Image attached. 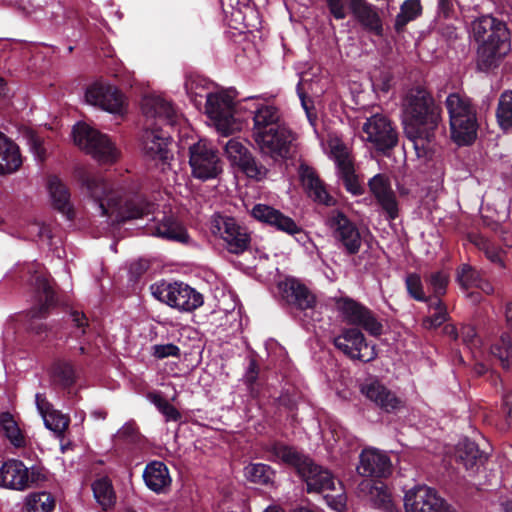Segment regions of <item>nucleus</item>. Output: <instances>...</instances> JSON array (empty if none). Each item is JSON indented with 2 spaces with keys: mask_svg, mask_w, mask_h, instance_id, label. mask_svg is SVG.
I'll list each match as a JSON object with an SVG mask.
<instances>
[{
  "mask_svg": "<svg viewBox=\"0 0 512 512\" xmlns=\"http://www.w3.org/2000/svg\"><path fill=\"white\" fill-rule=\"evenodd\" d=\"M405 133L418 157H429L434 149L435 130L441 120V108L423 87L409 89L402 100Z\"/></svg>",
  "mask_w": 512,
  "mask_h": 512,
  "instance_id": "obj_1",
  "label": "nucleus"
},
{
  "mask_svg": "<svg viewBox=\"0 0 512 512\" xmlns=\"http://www.w3.org/2000/svg\"><path fill=\"white\" fill-rule=\"evenodd\" d=\"M82 182L98 206L100 215L107 216L112 224L140 218L149 214L153 207L142 196L133 194L122 186L114 187L101 175L86 174Z\"/></svg>",
  "mask_w": 512,
  "mask_h": 512,
  "instance_id": "obj_2",
  "label": "nucleus"
},
{
  "mask_svg": "<svg viewBox=\"0 0 512 512\" xmlns=\"http://www.w3.org/2000/svg\"><path fill=\"white\" fill-rule=\"evenodd\" d=\"M445 106L449 116L451 138L458 145H469L477 137V111L472 100L465 94L450 93Z\"/></svg>",
  "mask_w": 512,
  "mask_h": 512,
  "instance_id": "obj_3",
  "label": "nucleus"
},
{
  "mask_svg": "<svg viewBox=\"0 0 512 512\" xmlns=\"http://www.w3.org/2000/svg\"><path fill=\"white\" fill-rule=\"evenodd\" d=\"M72 135L74 143L100 163L111 164L119 157V151L110 138L85 122L75 124Z\"/></svg>",
  "mask_w": 512,
  "mask_h": 512,
  "instance_id": "obj_4",
  "label": "nucleus"
},
{
  "mask_svg": "<svg viewBox=\"0 0 512 512\" xmlns=\"http://www.w3.org/2000/svg\"><path fill=\"white\" fill-rule=\"evenodd\" d=\"M199 95L206 97L205 112L218 132L229 135L239 129L234 115V100L228 91L220 90Z\"/></svg>",
  "mask_w": 512,
  "mask_h": 512,
  "instance_id": "obj_5",
  "label": "nucleus"
},
{
  "mask_svg": "<svg viewBox=\"0 0 512 512\" xmlns=\"http://www.w3.org/2000/svg\"><path fill=\"white\" fill-rule=\"evenodd\" d=\"M192 175L202 181L216 179L223 171L218 150L206 139H200L189 148Z\"/></svg>",
  "mask_w": 512,
  "mask_h": 512,
  "instance_id": "obj_6",
  "label": "nucleus"
},
{
  "mask_svg": "<svg viewBox=\"0 0 512 512\" xmlns=\"http://www.w3.org/2000/svg\"><path fill=\"white\" fill-rule=\"evenodd\" d=\"M155 298L181 311H192L203 304V296L182 282L161 283L151 286Z\"/></svg>",
  "mask_w": 512,
  "mask_h": 512,
  "instance_id": "obj_7",
  "label": "nucleus"
},
{
  "mask_svg": "<svg viewBox=\"0 0 512 512\" xmlns=\"http://www.w3.org/2000/svg\"><path fill=\"white\" fill-rule=\"evenodd\" d=\"M211 232L220 238L225 248L233 254L246 251L250 245V234L246 227L230 216L216 215L211 221Z\"/></svg>",
  "mask_w": 512,
  "mask_h": 512,
  "instance_id": "obj_8",
  "label": "nucleus"
},
{
  "mask_svg": "<svg viewBox=\"0 0 512 512\" xmlns=\"http://www.w3.org/2000/svg\"><path fill=\"white\" fill-rule=\"evenodd\" d=\"M326 225L338 247L347 255H355L360 251L362 245L360 231L343 212L332 210L327 216Z\"/></svg>",
  "mask_w": 512,
  "mask_h": 512,
  "instance_id": "obj_9",
  "label": "nucleus"
},
{
  "mask_svg": "<svg viewBox=\"0 0 512 512\" xmlns=\"http://www.w3.org/2000/svg\"><path fill=\"white\" fill-rule=\"evenodd\" d=\"M253 138L263 155L278 161L290 156L296 135L288 127L282 126L256 132Z\"/></svg>",
  "mask_w": 512,
  "mask_h": 512,
  "instance_id": "obj_10",
  "label": "nucleus"
},
{
  "mask_svg": "<svg viewBox=\"0 0 512 512\" xmlns=\"http://www.w3.org/2000/svg\"><path fill=\"white\" fill-rule=\"evenodd\" d=\"M44 479L41 467L28 468L19 460H8L0 468V486L4 488L23 491Z\"/></svg>",
  "mask_w": 512,
  "mask_h": 512,
  "instance_id": "obj_11",
  "label": "nucleus"
},
{
  "mask_svg": "<svg viewBox=\"0 0 512 512\" xmlns=\"http://www.w3.org/2000/svg\"><path fill=\"white\" fill-rule=\"evenodd\" d=\"M362 139L370 143L377 151L386 152L397 145L398 134L385 115L375 114L363 123Z\"/></svg>",
  "mask_w": 512,
  "mask_h": 512,
  "instance_id": "obj_12",
  "label": "nucleus"
},
{
  "mask_svg": "<svg viewBox=\"0 0 512 512\" xmlns=\"http://www.w3.org/2000/svg\"><path fill=\"white\" fill-rule=\"evenodd\" d=\"M403 501L405 512H455L435 489L426 485L407 490Z\"/></svg>",
  "mask_w": 512,
  "mask_h": 512,
  "instance_id": "obj_13",
  "label": "nucleus"
},
{
  "mask_svg": "<svg viewBox=\"0 0 512 512\" xmlns=\"http://www.w3.org/2000/svg\"><path fill=\"white\" fill-rule=\"evenodd\" d=\"M281 297L291 306L303 312L312 321L318 320L315 295L298 279L286 278L278 284Z\"/></svg>",
  "mask_w": 512,
  "mask_h": 512,
  "instance_id": "obj_14",
  "label": "nucleus"
},
{
  "mask_svg": "<svg viewBox=\"0 0 512 512\" xmlns=\"http://www.w3.org/2000/svg\"><path fill=\"white\" fill-rule=\"evenodd\" d=\"M85 101L112 114L122 115L125 111L124 95L104 81H95L86 88Z\"/></svg>",
  "mask_w": 512,
  "mask_h": 512,
  "instance_id": "obj_15",
  "label": "nucleus"
},
{
  "mask_svg": "<svg viewBox=\"0 0 512 512\" xmlns=\"http://www.w3.org/2000/svg\"><path fill=\"white\" fill-rule=\"evenodd\" d=\"M496 38L487 39L481 43L477 52L478 69L487 72L496 68L511 49L508 28L500 26Z\"/></svg>",
  "mask_w": 512,
  "mask_h": 512,
  "instance_id": "obj_16",
  "label": "nucleus"
},
{
  "mask_svg": "<svg viewBox=\"0 0 512 512\" xmlns=\"http://www.w3.org/2000/svg\"><path fill=\"white\" fill-rule=\"evenodd\" d=\"M334 345L352 360L370 362L377 357L375 345L368 343L363 333L355 328L343 330L334 338Z\"/></svg>",
  "mask_w": 512,
  "mask_h": 512,
  "instance_id": "obj_17",
  "label": "nucleus"
},
{
  "mask_svg": "<svg viewBox=\"0 0 512 512\" xmlns=\"http://www.w3.org/2000/svg\"><path fill=\"white\" fill-rule=\"evenodd\" d=\"M141 109L146 120V126H154L157 123L174 125L179 117L172 102L158 94L144 96Z\"/></svg>",
  "mask_w": 512,
  "mask_h": 512,
  "instance_id": "obj_18",
  "label": "nucleus"
},
{
  "mask_svg": "<svg viewBox=\"0 0 512 512\" xmlns=\"http://www.w3.org/2000/svg\"><path fill=\"white\" fill-rule=\"evenodd\" d=\"M30 282L38 295V305L30 310L31 318H42L55 304V293L42 266L38 263L29 267Z\"/></svg>",
  "mask_w": 512,
  "mask_h": 512,
  "instance_id": "obj_19",
  "label": "nucleus"
},
{
  "mask_svg": "<svg viewBox=\"0 0 512 512\" xmlns=\"http://www.w3.org/2000/svg\"><path fill=\"white\" fill-rule=\"evenodd\" d=\"M169 140V135L163 130L146 126L141 139L144 156L156 163L169 164V160L172 158L168 149Z\"/></svg>",
  "mask_w": 512,
  "mask_h": 512,
  "instance_id": "obj_20",
  "label": "nucleus"
},
{
  "mask_svg": "<svg viewBox=\"0 0 512 512\" xmlns=\"http://www.w3.org/2000/svg\"><path fill=\"white\" fill-rule=\"evenodd\" d=\"M225 153L232 165L238 166L249 178L261 180L267 169L258 164L248 149L237 139H230L225 145Z\"/></svg>",
  "mask_w": 512,
  "mask_h": 512,
  "instance_id": "obj_21",
  "label": "nucleus"
},
{
  "mask_svg": "<svg viewBox=\"0 0 512 512\" xmlns=\"http://www.w3.org/2000/svg\"><path fill=\"white\" fill-rule=\"evenodd\" d=\"M341 311L350 324L361 326L372 336L381 335L382 324L365 306L352 299H344L341 304Z\"/></svg>",
  "mask_w": 512,
  "mask_h": 512,
  "instance_id": "obj_22",
  "label": "nucleus"
},
{
  "mask_svg": "<svg viewBox=\"0 0 512 512\" xmlns=\"http://www.w3.org/2000/svg\"><path fill=\"white\" fill-rule=\"evenodd\" d=\"M357 472L363 477L385 478L391 474L392 464L386 453L376 448H366L359 456Z\"/></svg>",
  "mask_w": 512,
  "mask_h": 512,
  "instance_id": "obj_23",
  "label": "nucleus"
},
{
  "mask_svg": "<svg viewBox=\"0 0 512 512\" xmlns=\"http://www.w3.org/2000/svg\"><path fill=\"white\" fill-rule=\"evenodd\" d=\"M299 475L307 485L308 493L335 491L340 484L327 469L315 464L311 459L300 468Z\"/></svg>",
  "mask_w": 512,
  "mask_h": 512,
  "instance_id": "obj_24",
  "label": "nucleus"
},
{
  "mask_svg": "<svg viewBox=\"0 0 512 512\" xmlns=\"http://www.w3.org/2000/svg\"><path fill=\"white\" fill-rule=\"evenodd\" d=\"M371 194L390 219L398 216V202L392 189L390 178L386 174H376L369 181Z\"/></svg>",
  "mask_w": 512,
  "mask_h": 512,
  "instance_id": "obj_25",
  "label": "nucleus"
},
{
  "mask_svg": "<svg viewBox=\"0 0 512 512\" xmlns=\"http://www.w3.org/2000/svg\"><path fill=\"white\" fill-rule=\"evenodd\" d=\"M251 215L257 221L274 227L275 229L290 235L301 232V228L289 216L280 210L266 204H256L251 209Z\"/></svg>",
  "mask_w": 512,
  "mask_h": 512,
  "instance_id": "obj_26",
  "label": "nucleus"
},
{
  "mask_svg": "<svg viewBox=\"0 0 512 512\" xmlns=\"http://www.w3.org/2000/svg\"><path fill=\"white\" fill-rule=\"evenodd\" d=\"M361 392L386 412H393L402 406V401L378 380L362 385Z\"/></svg>",
  "mask_w": 512,
  "mask_h": 512,
  "instance_id": "obj_27",
  "label": "nucleus"
},
{
  "mask_svg": "<svg viewBox=\"0 0 512 512\" xmlns=\"http://www.w3.org/2000/svg\"><path fill=\"white\" fill-rule=\"evenodd\" d=\"M456 461L461 464L470 476L477 474L487 460L486 453L479 450L478 446L469 440L458 443L455 453Z\"/></svg>",
  "mask_w": 512,
  "mask_h": 512,
  "instance_id": "obj_28",
  "label": "nucleus"
},
{
  "mask_svg": "<svg viewBox=\"0 0 512 512\" xmlns=\"http://www.w3.org/2000/svg\"><path fill=\"white\" fill-rule=\"evenodd\" d=\"M35 402L38 412L40 413L45 427L57 436L63 435L69 426L70 419L67 415L52 408L51 404L46 400L43 394L37 393Z\"/></svg>",
  "mask_w": 512,
  "mask_h": 512,
  "instance_id": "obj_29",
  "label": "nucleus"
},
{
  "mask_svg": "<svg viewBox=\"0 0 512 512\" xmlns=\"http://www.w3.org/2000/svg\"><path fill=\"white\" fill-rule=\"evenodd\" d=\"M299 176L310 198L326 206H331L335 203L333 197L329 195L322 181L311 167L301 165L299 168Z\"/></svg>",
  "mask_w": 512,
  "mask_h": 512,
  "instance_id": "obj_30",
  "label": "nucleus"
},
{
  "mask_svg": "<svg viewBox=\"0 0 512 512\" xmlns=\"http://www.w3.org/2000/svg\"><path fill=\"white\" fill-rule=\"evenodd\" d=\"M22 162L18 145L0 132V175L15 173Z\"/></svg>",
  "mask_w": 512,
  "mask_h": 512,
  "instance_id": "obj_31",
  "label": "nucleus"
},
{
  "mask_svg": "<svg viewBox=\"0 0 512 512\" xmlns=\"http://www.w3.org/2000/svg\"><path fill=\"white\" fill-rule=\"evenodd\" d=\"M349 8L358 22L367 30L379 35L382 23L375 8L365 0H348Z\"/></svg>",
  "mask_w": 512,
  "mask_h": 512,
  "instance_id": "obj_32",
  "label": "nucleus"
},
{
  "mask_svg": "<svg viewBox=\"0 0 512 512\" xmlns=\"http://www.w3.org/2000/svg\"><path fill=\"white\" fill-rule=\"evenodd\" d=\"M358 493L375 507L388 510L392 506L391 494L383 483L362 480L358 485Z\"/></svg>",
  "mask_w": 512,
  "mask_h": 512,
  "instance_id": "obj_33",
  "label": "nucleus"
},
{
  "mask_svg": "<svg viewBox=\"0 0 512 512\" xmlns=\"http://www.w3.org/2000/svg\"><path fill=\"white\" fill-rule=\"evenodd\" d=\"M267 451L270 460L292 466L297 470L298 474L300 473V468L310 460L294 447L282 443L272 444Z\"/></svg>",
  "mask_w": 512,
  "mask_h": 512,
  "instance_id": "obj_34",
  "label": "nucleus"
},
{
  "mask_svg": "<svg viewBox=\"0 0 512 512\" xmlns=\"http://www.w3.org/2000/svg\"><path fill=\"white\" fill-rule=\"evenodd\" d=\"M144 481L154 492H164L171 484V477L167 466L160 461L149 463L143 473Z\"/></svg>",
  "mask_w": 512,
  "mask_h": 512,
  "instance_id": "obj_35",
  "label": "nucleus"
},
{
  "mask_svg": "<svg viewBox=\"0 0 512 512\" xmlns=\"http://www.w3.org/2000/svg\"><path fill=\"white\" fill-rule=\"evenodd\" d=\"M279 118V112L274 106L256 104V110L253 117V136L256 132H266L272 128L284 126L279 123Z\"/></svg>",
  "mask_w": 512,
  "mask_h": 512,
  "instance_id": "obj_36",
  "label": "nucleus"
},
{
  "mask_svg": "<svg viewBox=\"0 0 512 512\" xmlns=\"http://www.w3.org/2000/svg\"><path fill=\"white\" fill-rule=\"evenodd\" d=\"M500 26L507 28L503 21L491 15H484L472 22V35L478 42L482 43L487 39L496 38V32Z\"/></svg>",
  "mask_w": 512,
  "mask_h": 512,
  "instance_id": "obj_37",
  "label": "nucleus"
},
{
  "mask_svg": "<svg viewBox=\"0 0 512 512\" xmlns=\"http://www.w3.org/2000/svg\"><path fill=\"white\" fill-rule=\"evenodd\" d=\"M153 235L178 242H186L188 234L183 225L172 217H164L151 232Z\"/></svg>",
  "mask_w": 512,
  "mask_h": 512,
  "instance_id": "obj_38",
  "label": "nucleus"
},
{
  "mask_svg": "<svg viewBox=\"0 0 512 512\" xmlns=\"http://www.w3.org/2000/svg\"><path fill=\"white\" fill-rule=\"evenodd\" d=\"M48 188L55 208L70 219L72 209L69 201L70 194L67 187L58 177L53 176L49 179Z\"/></svg>",
  "mask_w": 512,
  "mask_h": 512,
  "instance_id": "obj_39",
  "label": "nucleus"
},
{
  "mask_svg": "<svg viewBox=\"0 0 512 512\" xmlns=\"http://www.w3.org/2000/svg\"><path fill=\"white\" fill-rule=\"evenodd\" d=\"M325 151L329 158L334 161L337 170L353 165L348 147L338 137H329L325 146Z\"/></svg>",
  "mask_w": 512,
  "mask_h": 512,
  "instance_id": "obj_40",
  "label": "nucleus"
},
{
  "mask_svg": "<svg viewBox=\"0 0 512 512\" xmlns=\"http://www.w3.org/2000/svg\"><path fill=\"white\" fill-rule=\"evenodd\" d=\"M490 354L499 360L506 372L512 374V339L509 334H503L499 341L490 347Z\"/></svg>",
  "mask_w": 512,
  "mask_h": 512,
  "instance_id": "obj_41",
  "label": "nucleus"
},
{
  "mask_svg": "<svg viewBox=\"0 0 512 512\" xmlns=\"http://www.w3.org/2000/svg\"><path fill=\"white\" fill-rule=\"evenodd\" d=\"M450 281V274L447 270L441 269L429 272L425 275V283L428 292L432 295L429 298H439L446 294Z\"/></svg>",
  "mask_w": 512,
  "mask_h": 512,
  "instance_id": "obj_42",
  "label": "nucleus"
},
{
  "mask_svg": "<svg viewBox=\"0 0 512 512\" xmlns=\"http://www.w3.org/2000/svg\"><path fill=\"white\" fill-rule=\"evenodd\" d=\"M429 315L424 320L427 328H437L447 320V308L439 298H431L428 302Z\"/></svg>",
  "mask_w": 512,
  "mask_h": 512,
  "instance_id": "obj_43",
  "label": "nucleus"
},
{
  "mask_svg": "<svg viewBox=\"0 0 512 512\" xmlns=\"http://www.w3.org/2000/svg\"><path fill=\"white\" fill-rule=\"evenodd\" d=\"M0 427L12 445L15 447L25 445V437L11 414L2 413L0 415Z\"/></svg>",
  "mask_w": 512,
  "mask_h": 512,
  "instance_id": "obj_44",
  "label": "nucleus"
},
{
  "mask_svg": "<svg viewBox=\"0 0 512 512\" xmlns=\"http://www.w3.org/2000/svg\"><path fill=\"white\" fill-rule=\"evenodd\" d=\"M96 501L104 508L110 507L115 501L111 481L107 477L97 479L92 485Z\"/></svg>",
  "mask_w": 512,
  "mask_h": 512,
  "instance_id": "obj_45",
  "label": "nucleus"
},
{
  "mask_svg": "<svg viewBox=\"0 0 512 512\" xmlns=\"http://www.w3.org/2000/svg\"><path fill=\"white\" fill-rule=\"evenodd\" d=\"M244 475L253 483L266 485L273 481L274 471L266 464L252 463L244 468Z\"/></svg>",
  "mask_w": 512,
  "mask_h": 512,
  "instance_id": "obj_46",
  "label": "nucleus"
},
{
  "mask_svg": "<svg viewBox=\"0 0 512 512\" xmlns=\"http://www.w3.org/2000/svg\"><path fill=\"white\" fill-rule=\"evenodd\" d=\"M422 11L420 0H406L401 5L400 12L395 19L396 30H402L406 24L415 20Z\"/></svg>",
  "mask_w": 512,
  "mask_h": 512,
  "instance_id": "obj_47",
  "label": "nucleus"
},
{
  "mask_svg": "<svg viewBox=\"0 0 512 512\" xmlns=\"http://www.w3.org/2000/svg\"><path fill=\"white\" fill-rule=\"evenodd\" d=\"M496 118L502 129L512 127V91L507 90L501 94L496 111Z\"/></svg>",
  "mask_w": 512,
  "mask_h": 512,
  "instance_id": "obj_48",
  "label": "nucleus"
},
{
  "mask_svg": "<svg viewBox=\"0 0 512 512\" xmlns=\"http://www.w3.org/2000/svg\"><path fill=\"white\" fill-rule=\"evenodd\" d=\"M54 506V498L47 492L33 493L26 498L27 512H51Z\"/></svg>",
  "mask_w": 512,
  "mask_h": 512,
  "instance_id": "obj_49",
  "label": "nucleus"
},
{
  "mask_svg": "<svg viewBox=\"0 0 512 512\" xmlns=\"http://www.w3.org/2000/svg\"><path fill=\"white\" fill-rule=\"evenodd\" d=\"M460 337L464 345L472 352L474 358H481L483 355L482 342L471 325H464L460 331Z\"/></svg>",
  "mask_w": 512,
  "mask_h": 512,
  "instance_id": "obj_50",
  "label": "nucleus"
},
{
  "mask_svg": "<svg viewBox=\"0 0 512 512\" xmlns=\"http://www.w3.org/2000/svg\"><path fill=\"white\" fill-rule=\"evenodd\" d=\"M210 83L201 77L190 78L187 80L185 87L187 94L196 106L201 104V97L199 94L205 95L207 92H212L210 89Z\"/></svg>",
  "mask_w": 512,
  "mask_h": 512,
  "instance_id": "obj_51",
  "label": "nucleus"
},
{
  "mask_svg": "<svg viewBox=\"0 0 512 512\" xmlns=\"http://www.w3.org/2000/svg\"><path fill=\"white\" fill-rule=\"evenodd\" d=\"M115 444L135 445L141 440V435L134 421L126 422L113 436Z\"/></svg>",
  "mask_w": 512,
  "mask_h": 512,
  "instance_id": "obj_52",
  "label": "nucleus"
},
{
  "mask_svg": "<svg viewBox=\"0 0 512 512\" xmlns=\"http://www.w3.org/2000/svg\"><path fill=\"white\" fill-rule=\"evenodd\" d=\"M148 399L165 416L166 421H178L181 418L179 411L159 393L149 394Z\"/></svg>",
  "mask_w": 512,
  "mask_h": 512,
  "instance_id": "obj_53",
  "label": "nucleus"
},
{
  "mask_svg": "<svg viewBox=\"0 0 512 512\" xmlns=\"http://www.w3.org/2000/svg\"><path fill=\"white\" fill-rule=\"evenodd\" d=\"M405 284L409 295L421 302H428L431 298L426 294L420 275L411 273L406 276Z\"/></svg>",
  "mask_w": 512,
  "mask_h": 512,
  "instance_id": "obj_54",
  "label": "nucleus"
},
{
  "mask_svg": "<svg viewBox=\"0 0 512 512\" xmlns=\"http://www.w3.org/2000/svg\"><path fill=\"white\" fill-rule=\"evenodd\" d=\"M337 172L348 192L353 195H361L363 193V188L355 175L353 165L343 167L342 169L337 170Z\"/></svg>",
  "mask_w": 512,
  "mask_h": 512,
  "instance_id": "obj_55",
  "label": "nucleus"
},
{
  "mask_svg": "<svg viewBox=\"0 0 512 512\" xmlns=\"http://www.w3.org/2000/svg\"><path fill=\"white\" fill-rule=\"evenodd\" d=\"M52 375L63 386H69L74 381V369L65 361H58L52 368Z\"/></svg>",
  "mask_w": 512,
  "mask_h": 512,
  "instance_id": "obj_56",
  "label": "nucleus"
},
{
  "mask_svg": "<svg viewBox=\"0 0 512 512\" xmlns=\"http://www.w3.org/2000/svg\"><path fill=\"white\" fill-rule=\"evenodd\" d=\"M479 281V273L467 264L462 265L457 272V282L463 289L476 288Z\"/></svg>",
  "mask_w": 512,
  "mask_h": 512,
  "instance_id": "obj_57",
  "label": "nucleus"
},
{
  "mask_svg": "<svg viewBox=\"0 0 512 512\" xmlns=\"http://www.w3.org/2000/svg\"><path fill=\"white\" fill-rule=\"evenodd\" d=\"M476 245L478 246V248L480 250H482L485 253L486 257L491 262L498 263L501 266H503V258H502L503 251L501 249H499L492 242H490L489 240H487L483 237H480L476 241Z\"/></svg>",
  "mask_w": 512,
  "mask_h": 512,
  "instance_id": "obj_58",
  "label": "nucleus"
},
{
  "mask_svg": "<svg viewBox=\"0 0 512 512\" xmlns=\"http://www.w3.org/2000/svg\"><path fill=\"white\" fill-rule=\"evenodd\" d=\"M25 138L27 145L34 156L38 160H43L46 155V149L43 146V139L32 130L26 132Z\"/></svg>",
  "mask_w": 512,
  "mask_h": 512,
  "instance_id": "obj_59",
  "label": "nucleus"
},
{
  "mask_svg": "<svg viewBox=\"0 0 512 512\" xmlns=\"http://www.w3.org/2000/svg\"><path fill=\"white\" fill-rule=\"evenodd\" d=\"M152 349L153 355L159 359L178 356L180 353V349L172 343L154 345Z\"/></svg>",
  "mask_w": 512,
  "mask_h": 512,
  "instance_id": "obj_60",
  "label": "nucleus"
},
{
  "mask_svg": "<svg viewBox=\"0 0 512 512\" xmlns=\"http://www.w3.org/2000/svg\"><path fill=\"white\" fill-rule=\"evenodd\" d=\"M330 13L335 19H344L347 16L346 2L348 0H326Z\"/></svg>",
  "mask_w": 512,
  "mask_h": 512,
  "instance_id": "obj_61",
  "label": "nucleus"
},
{
  "mask_svg": "<svg viewBox=\"0 0 512 512\" xmlns=\"http://www.w3.org/2000/svg\"><path fill=\"white\" fill-rule=\"evenodd\" d=\"M325 499L327 504L337 512H342L346 507V496L342 492L335 496L326 494Z\"/></svg>",
  "mask_w": 512,
  "mask_h": 512,
  "instance_id": "obj_62",
  "label": "nucleus"
},
{
  "mask_svg": "<svg viewBox=\"0 0 512 512\" xmlns=\"http://www.w3.org/2000/svg\"><path fill=\"white\" fill-rule=\"evenodd\" d=\"M26 237L31 238V239H34L35 237L50 238V235H49V230H48L47 226H45L44 224H41L39 222H34L29 225L28 233H27Z\"/></svg>",
  "mask_w": 512,
  "mask_h": 512,
  "instance_id": "obj_63",
  "label": "nucleus"
},
{
  "mask_svg": "<svg viewBox=\"0 0 512 512\" xmlns=\"http://www.w3.org/2000/svg\"><path fill=\"white\" fill-rule=\"evenodd\" d=\"M503 412L510 428H512V390L505 391L502 396Z\"/></svg>",
  "mask_w": 512,
  "mask_h": 512,
  "instance_id": "obj_64",
  "label": "nucleus"
}]
</instances>
